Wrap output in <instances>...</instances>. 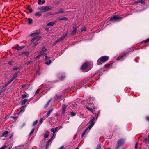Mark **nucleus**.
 Wrapping results in <instances>:
<instances>
[{
  "label": "nucleus",
  "instance_id": "1",
  "mask_svg": "<svg viewBox=\"0 0 149 149\" xmlns=\"http://www.w3.org/2000/svg\"><path fill=\"white\" fill-rule=\"evenodd\" d=\"M95 118H91V120L89 121V123L90 125L88 126L87 128L84 131L81 135V137H83L86 133L87 130L88 129L90 130L91 129L95 124Z\"/></svg>",
  "mask_w": 149,
  "mask_h": 149
},
{
  "label": "nucleus",
  "instance_id": "2",
  "mask_svg": "<svg viewBox=\"0 0 149 149\" xmlns=\"http://www.w3.org/2000/svg\"><path fill=\"white\" fill-rule=\"evenodd\" d=\"M109 58L108 56H103L101 57L97 60V65H101L106 61Z\"/></svg>",
  "mask_w": 149,
  "mask_h": 149
},
{
  "label": "nucleus",
  "instance_id": "3",
  "mask_svg": "<svg viewBox=\"0 0 149 149\" xmlns=\"http://www.w3.org/2000/svg\"><path fill=\"white\" fill-rule=\"evenodd\" d=\"M40 38L39 36L33 37L31 40L30 43L31 45H32L34 47L36 46L38 44L37 42L40 40Z\"/></svg>",
  "mask_w": 149,
  "mask_h": 149
},
{
  "label": "nucleus",
  "instance_id": "4",
  "mask_svg": "<svg viewBox=\"0 0 149 149\" xmlns=\"http://www.w3.org/2000/svg\"><path fill=\"white\" fill-rule=\"evenodd\" d=\"M38 9L40 10L42 12H47L52 9V8L48 6H43L38 8Z\"/></svg>",
  "mask_w": 149,
  "mask_h": 149
},
{
  "label": "nucleus",
  "instance_id": "5",
  "mask_svg": "<svg viewBox=\"0 0 149 149\" xmlns=\"http://www.w3.org/2000/svg\"><path fill=\"white\" fill-rule=\"evenodd\" d=\"M125 143L124 140L120 139L118 140L117 141V144L116 147V149H118L121 146H122Z\"/></svg>",
  "mask_w": 149,
  "mask_h": 149
},
{
  "label": "nucleus",
  "instance_id": "6",
  "mask_svg": "<svg viewBox=\"0 0 149 149\" xmlns=\"http://www.w3.org/2000/svg\"><path fill=\"white\" fill-rule=\"evenodd\" d=\"M122 19V17L117 15H115L111 17L110 20L111 21H116L117 20H120Z\"/></svg>",
  "mask_w": 149,
  "mask_h": 149
},
{
  "label": "nucleus",
  "instance_id": "7",
  "mask_svg": "<svg viewBox=\"0 0 149 149\" xmlns=\"http://www.w3.org/2000/svg\"><path fill=\"white\" fill-rule=\"evenodd\" d=\"M55 135L54 136V134H53L52 136V137H51V138L49 139L47 141V143L46 144V148H47V147H48L49 146V143L50 142H52V139L54 138L55 137Z\"/></svg>",
  "mask_w": 149,
  "mask_h": 149
},
{
  "label": "nucleus",
  "instance_id": "8",
  "mask_svg": "<svg viewBox=\"0 0 149 149\" xmlns=\"http://www.w3.org/2000/svg\"><path fill=\"white\" fill-rule=\"evenodd\" d=\"M89 65V63L88 62H86L84 63L82 65L81 67V69L82 70H84L85 69L87 68L88 66Z\"/></svg>",
  "mask_w": 149,
  "mask_h": 149
},
{
  "label": "nucleus",
  "instance_id": "9",
  "mask_svg": "<svg viewBox=\"0 0 149 149\" xmlns=\"http://www.w3.org/2000/svg\"><path fill=\"white\" fill-rule=\"evenodd\" d=\"M24 47V46H19V45H17L15 47H14V48L18 50H19L22 49Z\"/></svg>",
  "mask_w": 149,
  "mask_h": 149
},
{
  "label": "nucleus",
  "instance_id": "10",
  "mask_svg": "<svg viewBox=\"0 0 149 149\" xmlns=\"http://www.w3.org/2000/svg\"><path fill=\"white\" fill-rule=\"evenodd\" d=\"M25 107V106H23L20 109V110L19 111L18 113L17 114V115H19L20 114V113H23L25 111V109L24 108Z\"/></svg>",
  "mask_w": 149,
  "mask_h": 149
},
{
  "label": "nucleus",
  "instance_id": "11",
  "mask_svg": "<svg viewBox=\"0 0 149 149\" xmlns=\"http://www.w3.org/2000/svg\"><path fill=\"white\" fill-rule=\"evenodd\" d=\"M143 142L147 144H149V136L148 138L145 137L144 138Z\"/></svg>",
  "mask_w": 149,
  "mask_h": 149
},
{
  "label": "nucleus",
  "instance_id": "12",
  "mask_svg": "<svg viewBox=\"0 0 149 149\" xmlns=\"http://www.w3.org/2000/svg\"><path fill=\"white\" fill-rule=\"evenodd\" d=\"M128 54V52H125V53L122 55V56L120 57V58L119 59V60L122 61L125 58V57Z\"/></svg>",
  "mask_w": 149,
  "mask_h": 149
},
{
  "label": "nucleus",
  "instance_id": "13",
  "mask_svg": "<svg viewBox=\"0 0 149 149\" xmlns=\"http://www.w3.org/2000/svg\"><path fill=\"white\" fill-rule=\"evenodd\" d=\"M46 51V49H45V47L43 46L42 47V50L40 52V54L41 55H43V53Z\"/></svg>",
  "mask_w": 149,
  "mask_h": 149
},
{
  "label": "nucleus",
  "instance_id": "14",
  "mask_svg": "<svg viewBox=\"0 0 149 149\" xmlns=\"http://www.w3.org/2000/svg\"><path fill=\"white\" fill-rule=\"evenodd\" d=\"M56 21H54L53 22H50L47 24V25L48 26H52L54 25L56 23Z\"/></svg>",
  "mask_w": 149,
  "mask_h": 149
},
{
  "label": "nucleus",
  "instance_id": "15",
  "mask_svg": "<svg viewBox=\"0 0 149 149\" xmlns=\"http://www.w3.org/2000/svg\"><path fill=\"white\" fill-rule=\"evenodd\" d=\"M77 31V29L76 27L74 26L73 29V31H72L71 34L72 35H74L75 34V33Z\"/></svg>",
  "mask_w": 149,
  "mask_h": 149
},
{
  "label": "nucleus",
  "instance_id": "16",
  "mask_svg": "<svg viewBox=\"0 0 149 149\" xmlns=\"http://www.w3.org/2000/svg\"><path fill=\"white\" fill-rule=\"evenodd\" d=\"M58 127H56L54 128H52L51 129V131L53 133V134H54L55 133L56 131L58 129Z\"/></svg>",
  "mask_w": 149,
  "mask_h": 149
},
{
  "label": "nucleus",
  "instance_id": "17",
  "mask_svg": "<svg viewBox=\"0 0 149 149\" xmlns=\"http://www.w3.org/2000/svg\"><path fill=\"white\" fill-rule=\"evenodd\" d=\"M19 73V72L18 71L17 72L15 73L13 77L11 78L12 80H13L15 78H16L17 76V75Z\"/></svg>",
  "mask_w": 149,
  "mask_h": 149
},
{
  "label": "nucleus",
  "instance_id": "18",
  "mask_svg": "<svg viewBox=\"0 0 149 149\" xmlns=\"http://www.w3.org/2000/svg\"><path fill=\"white\" fill-rule=\"evenodd\" d=\"M39 34V33L37 32H35L31 34L30 35V36L32 37H34V36L36 37Z\"/></svg>",
  "mask_w": 149,
  "mask_h": 149
},
{
  "label": "nucleus",
  "instance_id": "19",
  "mask_svg": "<svg viewBox=\"0 0 149 149\" xmlns=\"http://www.w3.org/2000/svg\"><path fill=\"white\" fill-rule=\"evenodd\" d=\"M9 132L8 131H5L3 134L2 135V137H6L9 133Z\"/></svg>",
  "mask_w": 149,
  "mask_h": 149
},
{
  "label": "nucleus",
  "instance_id": "20",
  "mask_svg": "<svg viewBox=\"0 0 149 149\" xmlns=\"http://www.w3.org/2000/svg\"><path fill=\"white\" fill-rule=\"evenodd\" d=\"M28 100L27 99H24L21 102V104L22 105H23L26 103L28 101Z\"/></svg>",
  "mask_w": 149,
  "mask_h": 149
},
{
  "label": "nucleus",
  "instance_id": "21",
  "mask_svg": "<svg viewBox=\"0 0 149 149\" xmlns=\"http://www.w3.org/2000/svg\"><path fill=\"white\" fill-rule=\"evenodd\" d=\"M28 23L30 25L33 22V20L32 19L30 18H29L27 19Z\"/></svg>",
  "mask_w": 149,
  "mask_h": 149
},
{
  "label": "nucleus",
  "instance_id": "22",
  "mask_svg": "<svg viewBox=\"0 0 149 149\" xmlns=\"http://www.w3.org/2000/svg\"><path fill=\"white\" fill-rule=\"evenodd\" d=\"M65 105H63L62 106V113L64 114L65 111Z\"/></svg>",
  "mask_w": 149,
  "mask_h": 149
},
{
  "label": "nucleus",
  "instance_id": "23",
  "mask_svg": "<svg viewBox=\"0 0 149 149\" xmlns=\"http://www.w3.org/2000/svg\"><path fill=\"white\" fill-rule=\"evenodd\" d=\"M58 19L59 20H67L68 19L67 18H66V17H59L58 18Z\"/></svg>",
  "mask_w": 149,
  "mask_h": 149
},
{
  "label": "nucleus",
  "instance_id": "24",
  "mask_svg": "<svg viewBox=\"0 0 149 149\" xmlns=\"http://www.w3.org/2000/svg\"><path fill=\"white\" fill-rule=\"evenodd\" d=\"M42 15L41 12H36L35 14V15L36 16H40Z\"/></svg>",
  "mask_w": 149,
  "mask_h": 149
},
{
  "label": "nucleus",
  "instance_id": "25",
  "mask_svg": "<svg viewBox=\"0 0 149 149\" xmlns=\"http://www.w3.org/2000/svg\"><path fill=\"white\" fill-rule=\"evenodd\" d=\"M52 109H49L48 111V112H47V116L49 115L52 112Z\"/></svg>",
  "mask_w": 149,
  "mask_h": 149
},
{
  "label": "nucleus",
  "instance_id": "26",
  "mask_svg": "<svg viewBox=\"0 0 149 149\" xmlns=\"http://www.w3.org/2000/svg\"><path fill=\"white\" fill-rule=\"evenodd\" d=\"M51 62H52L51 60H49V61H47V62H45V64L47 65H49L51 63Z\"/></svg>",
  "mask_w": 149,
  "mask_h": 149
},
{
  "label": "nucleus",
  "instance_id": "27",
  "mask_svg": "<svg viewBox=\"0 0 149 149\" xmlns=\"http://www.w3.org/2000/svg\"><path fill=\"white\" fill-rule=\"evenodd\" d=\"M51 99H50L48 101V102H47V104L45 106V108H46L48 106L49 103L51 101Z\"/></svg>",
  "mask_w": 149,
  "mask_h": 149
},
{
  "label": "nucleus",
  "instance_id": "28",
  "mask_svg": "<svg viewBox=\"0 0 149 149\" xmlns=\"http://www.w3.org/2000/svg\"><path fill=\"white\" fill-rule=\"evenodd\" d=\"M61 41H62V40L61 39V38H59V39H57V40L56 41V42L54 43V45H56L58 42H60Z\"/></svg>",
  "mask_w": 149,
  "mask_h": 149
},
{
  "label": "nucleus",
  "instance_id": "29",
  "mask_svg": "<svg viewBox=\"0 0 149 149\" xmlns=\"http://www.w3.org/2000/svg\"><path fill=\"white\" fill-rule=\"evenodd\" d=\"M148 42H149V38L147 39H146V40H144V41H142L141 42V44H142L143 43H146Z\"/></svg>",
  "mask_w": 149,
  "mask_h": 149
},
{
  "label": "nucleus",
  "instance_id": "30",
  "mask_svg": "<svg viewBox=\"0 0 149 149\" xmlns=\"http://www.w3.org/2000/svg\"><path fill=\"white\" fill-rule=\"evenodd\" d=\"M67 33L63 35L61 38L62 40H63L67 36Z\"/></svg>",
  "mask_w": 149,
  "mask_h": 149
},
{
  "label": "nucleus",
  "instance_id": "31",
  "mask_svg": "<svg viewBox=\"0 0 149 149\" xmlns=\"http://www.w3.org/2000/svg\"><path fill=\"white\" fill-rule=\"evenodd\" d=\"M28 97V96L26 94H24L22 95V97L23 99H24L25 98L27 97Z\"/></svg>",
  "mask_w": 149,
  "mask_h": 149
},
{
  "label": "nucleus",
  "instance_id": "32",
  "mask_svg": "<svg viewBox=\"0 0 149 149\" xmlns=\"http://www.w3.org/2000/svg\"><path fill=\"white\" fill-rule=\"evenodd\" d=\"M70 115L71 116L73 117L76 115V113L74 112H70Z\"/></svg>",
  "mask_w": 149,
  "mask_h": 149
},
{
  "label": "nucleus",
  "instance_id": "33",
  "mask_svg": "<svg viewBox=\"0 0 149 149\" xmlns=\"http://www.w3.org/2000/svg\"><path fill=\"white\" fill-rule=\"evenodd\" d=\"M38 122V120H36L34 121L33 123V126H35L37 124Z\"/></svg>",
  "mask_w": 149,
  "mask_h": 149
},
{
  "label": "nucleus",
  "instance_id": "34",
  "mask_svg": "<svg viewBox=\"0 0 149 149\" xmlns=\"http://www.w3.org/2000/svg\"><path fill=\"white\" fill-rule=\"evenodd\" d=\"M6 88H5L4 87H3V88L1 89V90L0 91V93H1L5 91Z\"/></svg>",
  "mask_w": 149,
  "mask_h": 149
},
{
  "label": "nucleus",
  "instance_id": "35",
  "mask_svg": "<svg viewBox=\"0 0 149 149\" xmlns=\"http://www.w3.org/2000/svg\"><path fill=\"white\" fill-rule=\"evenodd\" d=\"M32 62V61L30 60V61H28L27 62H26L25 63V64L26 65H29Z\"/></svg>",
  "mask_w": 149,
  "mask_h": 149
},
{
  "label": "nucleus",
  "instance_id": "36",
  "mask_svg": "<svg viewBox=\"0 0 149 149\" xmlns=\"http://www.w3.org/2000/svg\"><path fill=\"white\" fill-rule=\"evenodd\" d=\"M64 12V10L63 9H60L59 11V13H63Z\"/></svg>",
  "mask_w": 149,
  "mask_h": 149
},
{
  "label": "nucleus",
  "instance_id": "37",
  "mask_svg": "<svg viewBox=\"0 0 149 149\" xmlns=\"http://www.w3.org/2000/svg\"><path fill=\"white\" fill-rule=\"evenodd\" d=\"M49 134L47 133H45L44 134V136L45 138H47L48 137Z\"/></svg>",
  "mask_w": 149,
  "mask_h": 149
},
{
  "label": "nucleus",
  "instance_id": "38",
  "mask_svg": "<svg viewBox=\"0 0 149 149\" xmlns=\"http://www.w3.org/2000/svg\"><path fill=\"white\" fill-rule=\"evenodd\" d=\"M101 148V146L100 144H99L97 146V147L95 149H100Z\"/></svg>",
  "mask_w": 149,
  "mask_h": 149
},
{
  "label": "nucleus",
  "instance_id": "39",
  "mask_svg": "<svg viewBox=\"0 0 149 149\" xmlns=\"http://www.w3.org/2000/svg\"><path fill=\"white\" fill-rule=\"evenodd\" d=\"M138 3H142L143 4H145V3L144 0H141L139 1Z\"/></svg>",
  "mask_w": 149,
  "mask_h": 149
},
{
  "label": "nucleus",
  "instance_id": "40",
  "mask_svg": "<svg viewBox=\"0 0 149 149\" xmlns=\"http://www.w3.org/2000/svg\"><path fill=\"white\" fill-rule=\"evenodd\" d=\"M34 129H32V130H31V132H30V133L29 134V135H31L33 134V133L34 132Z\"/></svg>",
  "mask_w": 149,
  "mask_h": 149
},
{
  "label": "nucleus",
  "instance_id": "41",
  "mask_svg": "<svg viewBox=\"0 0 149 149\" xmlns=\"http://www.w3.org/2000/svg\"><path fill=\"white\" fill-rule=\"evenodd\" d=\"M86 28L85 27L82 28L81 29V31H86Z\"/></svg>",
  "mask_w": 149,
  "mask_h": 149
},
{
  "label": "nucleus",
  "instance_id": "42",
  "mask_svg": "<svg viewBox=\"0 0 149 149\" xmlns=\"http://www.w3.org/2000/svg\"><path fill=\"white\" fill-rule=\"evenodd\" d=\"M61 97V96H57V97L56 98V99L57 100L60 101V100H59V98H60Z\"/></svg>",
  "mask_w": 149,
  "mask_h": 149
},
{
  "label": "nucleus",
  "instance_id": "43",
  "mask_svg": "<svg viewBox=\"0 0 149 149\" xmlns=\"http://www.w3.org/2000/svg\"><path fill=\"white\" fill-rule=\"evenodd\" d=\"M13 80H12L11 79L9 80L7 83L8 84V85H9V84H10L11 82L12 81H13Z\"/></svg>",
  "mask_w": 149,
  "mask_h": 149
},
{
  "label": "nucleus",
  "instance_id": "44",
  "mask_svg": "<svg viewBox=\"0 0 149 149\" xmlns=\"http://www.w3.org/2000/svg\"><path fill=\"white\" fill-rule=\"evenodd\" d=\"M65 76H62L61 77L60 79L61 80H63V79L65 78Z\"/></svg>",
  "mask_w": 149,
  "mask_h": 149
},
{
  "label": "nucleus",
  "instance_id": "45",
  "mask_svg": "<svg viewBox=\"0 0 149 149\" xmlns=\"http://www.w3.org/2000/svg\"><path fill=\"white\" fill-rule=\"evenodd\" d=\"M6 146H4L0 148V149H5Z\"/></svg>",
  "mask_w": 149,
  "mask_h": 149
},
{
  "label": "nucleus",
  "instance_id": "46",
  "mask_svg": "<svg viewBox=\"0 0 149 149\" xmlns=\"http://www.w3.org/2000/svg\"><path fill=\"white\" fill-rule=\"evenodd\" d=\"M42 55H41L40 54V53H39V54L38 55V56H37L35 58L36 59H37L38 57H40V56Z\"/></svg>",
  "mask_w": 149,
  "mask_h": 149
},
{
  "label": "nucleus",
  "instance_id": "47",
  "mask_svg": "<svg viewBox=\"0 0 149 149\" xmlns=\"http://www.w3.org/2000/svg\"><path fill=\"white\" fill-rule=\"evenodd\" d=\"M40 90V89H37V90H36V92H35V93L36 94H37L38 93L39 91Z\"/></svg>",
  "mask_w": 149,
  "mask_h": 149
},
{
  "label": "nucleus",
  "instance_id": "48",
  "mask_svg": "<svg viewBox=\"0 0 149 149\" xmlns=\"http://www.w3.org/2000/svg\"><path fill=\"white\" fill-rule=\"evenodd\" d=\"M45 58L46 60H47L49 58L46 55L45 56Z\"/></svg>",
  "mask_w": 149,
  "mask_h": 149
},
{
  "label": "nucleus",
  "instance_id": "49",
  "mask_svg": "<svg viewBox=\"0 0 149 149\" xmlns=\"http://www.w3.org/2000/svg\"><path fill=\"white\" fill-rule=\"evenodd\" d=\"M29 11L31 13L32 12L33 10L31 8H29Z\"/></svg>",
  "mask_w": 149,
  "mask_h": 149
},
{
  "label": "nucleus",
  "instance_id": "50",
  "mask_svg": "<svg viewBox=\"0 0 149 149\" xmlns=\"http://www.w3.org/2000/svg\"><path fill=\"white\" fill-rule=\"evenodd\" d=\"M43 121L42 118H41L40 120V124H41Z\"/></svg>",
  "mask_w": 149,
  "mask_h": 149
},
{
  "label": "nucleus",
  "instance_id": "51",
  "mask_svg": "<svg viewBox=\"0 0 149 149\" xmlns=\"http://www.w3.org/2000/svg\"><path fill=\"white\" fill-rule=\"evenodd\" d=\"M59 14V11L58 12H55L54 13V15H56V14Z\"/></svg>",
  "mask_w": 149,
  "mask_h": 149
},
{
  "label": "nucleus",
  "instance_id": "52",
  "mask_svg": "<svg viewBox=\"0 0 149 149\" xmlns=\"http://www.w3.org/2000/svg\"><path fill=\"white\" fill-rule=\"evenodd\" d=\"M80 115L81 117H83L84 116V114L81 113H80Z\"/></svg>",
  "mask_w": 149,
  "mask_h": 149
},
{
  "label": "nucleus",
  "instance_id": "53",
  "mask_svg": "<svg viewBox=\"0 0 149 149\" xmlns=\"http://www.w3.org/2000/svg\"><path fill=\"white\" fill-rule=\"evenodd\" d=\"M8 84L7 83H6L5 85L3 86L4 87H5V88H6V87L8 85Z\"/></svg>",
  "mask_w": 149,
  "mask_h": 149
},
{
  "label": "nucleus",
  "instance_id": "54",
  "mask_svg": "<svg viewBox=\"0 0 149 149\" xmlns=\"http://www.w3.org/2000/svg\"><path fill=\"white\" fill-rule=\"evenodd\" d=\"M41 1V0H38V4H40Z\"/></svg>",
  "mask_w": 149,
  "mask_h": 149
},
{
  "label": "nucleus",
  "instance_id": "55",
  "mask_svg": "<svg viewBox=\"0 0 149 149\" xmlns=\"http://www.w3.org/2000/svg\"><path fill=\"white\" fill-rule=\"evenodd\" d=\"M58 149H64V146H61Z\"/></svg>",
  "mask_w": 149,
  "mask_h": 149
},
{
  "label": "nucleus",
  "instance_id": "56",
  "mask_svg": "<svg viewBox=\"0 0 149 149\" xmlns=\"http://www.w3.org/2000/svg\"><path fill=\"white\" fill-rule=\"evenodd\" d=\"M135 148L136 149H137V143H136L135 144Z\"/></svg>",
  "mask_w": 149,
  "mask_h": 149
},
{
  "label": "nucleus",
  "instance_id": "57",
  "mask_svg": "<svg viewBox=\"0 0 149 149\" xmlns=\"http://www.w3.org/2000/svg\"><path fill=\"white\" fill-rule=\"evenodd\" d=\"M37 75H39L40 74V72L39 71H37L36 73Z\"/></svg>",
  "mask_w": 149,
  "mask_h": 149
},
{
  "label": "nucleus",
  "instance_id": "58",
  "mask_svg": "<svg viewBox=\"0 0 149 149\" xmlns=\"http://www.w3.org/2000/svg\"><path fill=\"white\" fill-rule=\"evenodd\" d=\"M18 68L17 67H14L13 68V70H17Z\"/></svg>",
  "mask_w": 149,
  "mask_h": 149
},
{
  "label": "nucleus",
  "instance_id": "59",
  "mask_svg": "<svg viewBox=\"0 0 149 149\" xmlns=\"http://www.w3.org/2000/svg\"><path fill=\"white\" fill-rule=\"evenodd\" d=\"M8 63L9 65H12V62H11V61H9L8 62Z\"/></svg>",
  "mask_w": 149,
  "mask_h": 149
},
{
  "label": "nucleus",
  "instance_id": "60",
  "mask_svg": "<svg viewBox=\"0 0 149 149\" xmlns=\"http://www.w3.org/2000/svg\"><path fill=\"white\" fill-rule=\"evenodd\" d=\"M146 119L147 120L149 121V117H146Z\"/></svg>",
  "mask_w": 149,
  "mask_h": 149
},
{
  "label": "nucleus",
  "instance_id": "61",
  "mask_svg": "<svg viewBox=\"0 0 149 149\" xmlns=\"http://www.w3.org/2000/svg\"><path fill=\"white\" fill-rule=\"evenodd\" d=\"M45 1H42V4H43L45 3Z\"/></svg>",
  "mask_w": 149,
  "mask_h": 149
},
{
  "label": "nucleus",
  "instance_id": "62",
  "mask_svg": "<svg viewBox=\"0 0 149 149\" xmlns=\"http://www.w3.org/2000/svg\"><path fill=\"white\" fill-rule=\"evenodd\" d=\"M25 86V85H22V88H23Z\"/></svg>",
  "mask_w": 149,
  "mask_h": 149
},
{
  "label": "nucleus",
  "instance_id": "63",
  "mask_svg": "<svg viewBox=\"0 0 149 149\" xmlns=\"http://www.w3.org/2000/svg\"><path fill=\"white\" fill-rule=\"evenodd\" d=\"M87 109H88V110H90V108L88 107H86Z\"/></svg>",
  "mask_w": 149,
  "mask_h": 149
},
{
  "label": "nucleus",
  "instance_id": "64",
  "mask_svg": "<svg viewBox=\"0 0 149 149\" xmlns=\"http://www.w3.org/2000/svg\"><path fill=\"white\" fill-rule=\"evenodd\" d=\"M12 118L14 119H15L16 118V117H13Z\"/></svg>",
  "mask_w": 149,
  "mask_h": 149
}]
</instances>
